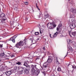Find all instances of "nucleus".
<instances>
[{"label":"nucleus","mask_w":76,"mask_h":76,"mask_svg":"<svg viewBox=\"0 0 76 76\" xmlns=\"http://www.w3.org/2000/svg\"><path fill=\"white\" fill-rule=\"evenodd\" d=\"M37 65H31V75H34L35 74L36 75L38 76L40 71L39 70H36L37 69Z\"/></svg>","instance_id":"obj_1"},{"label":"nucleus","mask_w":76,"mask_h":76,"mask_svg":"<svg viewBox=\"0 0 76 76\" xmlns=\"http://www.w3.org/2000/svg\"><path fill=\"white\" fill-rule=\"evenodd\" d=\"M26 39H24L23 41H21L20 42H18L15 45L16 47H17V48H18V49H20V50H22V48H23V47H23V44H26Z\"/></svg>","instance_id":"obj_2"},{"label":"nucleus","mask_w":76,"mask_h":76,"mask_svg":"<svg viewBox=\"0 0 76 76\" xmlns=\"http://www.w3.org/2000/svg\"><path fill=\"white\" fill-rule=\"evenodd\" d=\"M49 25H50L49 28L50 29H53L55 27H56V25L55 24V23L54 22L48 23L47 24V26L48 27L49 26Z\"/></svg>","instance_id":"obj_3"},{"label":"nucleus","mask_w":76,"mask_h":76,"mask_svg":"<svg viewBox=\"0 0 76 76\" xmlns=\"http://www.w3.org/2000/svg\"><path fill=\"white\" fill-rule=\"evenodd\" d=\"M50 66V64H48V63L47 62H45L43 64V67H41L40 68L41 71L42 70H45L47 69L48 67Z\"/></svg>","instance_id":"obj_4"},{"label":"nucleus","mask_w":76,"mask_h":76,"mask_svg":"<svg viewBox=\"0 0 76 76\" xmlns=\"http://www.w3.org/2000/svg\"><path fill=\"white\" fill-rule=\"evenodd\" d=\"M61 26H62V25L60 23L58 25V27L57 28V31H58V32H56V33H55L56 35L59 34H61V31H60L61 30V28H62Z\"/></svg>","instance_id":"obj_5"},{"label":"nucleus","mask_w":76,"mask_h":76,"mask_svg":"<svg viewBox=\"0 0 76 76\" xmlns=\"http://www.w3.org/2000/svg\"><path fill=\"white\" fill-rule=\"evenodd\" d=\"M52 58V57L51 56H48V59L47 61L46 62H47V63H48V64H50V63L52 62V59H51Z\"/></svg>","instance_id":"obj_6"},{"label":"nucleus","mask_w":76,"mask_h":76,"mask_svg":"<svg viewBox=\"0 0 76 76\" xmlns=\"http://www.w3.org/2000/svg\"><path fill=\"white\" fill-rule=\"evenodd\" d=\"M70 27L71 29H74L76 27V25L75 23H72L70 25Z\"/></svg>","instance_id":"obj_7"},{"label":"nucleus","mask_w":76,"mask_h":76,"mask_svg":"<svg viewBox=\"0 0 76 76\" xmlns=\"http://www.w3.org/2000/svg\"><path fill=\"white\" fill-rule=\"evenodd\" d=\"M70 12H72L73 13L75 14V13H76V9L73 8H72L70 10Z\"/></svg>","instance_id":"obj_8"},{"label":"nucleus","mask_w":76,"mask_h":76,"mask_svg":"<svg viewBox=\"0 0 76 76\" xmlns=\"http://www.w3.org/2000/svg\"><path fill=\"white\" fill-rule=\"evenodd\" d=\"M49 17V15L48 14V13L47 12H45V18H47Z\"/></svg>","instance_id":"obj_9"},{"label":"nucleus","mask_w":76,"mask_h":76,"mask_svg":"<svg viewBox=\"0 0 76 76\" xmlns=\"http://www.w3.org/2000/svg\"><path fill=\"white\" fill-rule=\"evenodd\" d=\"M11 74H12L11 72H10V71L5 72V74L7 76H10Z\"/></svg>","instance_id":"obj_10"},{"label":"nucleus","mask_w":76,"mask_h":76,"mask_svg":"<svg viewBox=\"0 0 76 76\" xmlns=\"http://www.w3.org/2000/svg\"><path fill=\"white\" fill-rule=\"evenodd\" d=\"M16 35L14 36L13 37H11L10 39H9L10 41H12L13 39H15L17 37H18V36H17L16 37Z\"/></svg>","instance_id":"obj_11"},{"label":"nucleus","mask_w":76,"mask_h":76,"mask_svg":"<svg viewBox=\"0 0 76 76\" xmlns=\"http://www.w3.org/2000/svg\"><path fill=\"white\" fill-rule=\"evenodd\" d=\"M23 66H26L27 67H29V65H28V64L26 62H25L23 64Z\"/></svg>","instance_id":"obj_12"},{"label":"nucleus","mask_w":76,"mask_h":76,"mask_svg":"<svg viewBox=\"0 0 76 76\" xmlns=\"http://www.w3.org/2000/svg\"><path fill=\"white\" fill-rule=\"evenodd\" d=\"M71 19L72 23H75V19L74 18H72Z\"/></svg>","instance_id":"obj_13"},{"label":"nucleus","mask_w":76,"mask_h":76,"mask_svg":"<svg viewBox=\"0 0 76 76\" xmlns=\"http://www.w3.org/2000/svg\"><path fill=\"white\" fill-rule=\"evenodd\" d=\"M5 17V14L4 13H2L1 14H0V18H2Z\"/></svg>","instance_id":"obj_14"},{"label":"nucleus","mask_w":76,"mask_h":76,"mask_svg":"<svg viewBox=\"0 0 76 76\" xmlns=\"http://www.w3.org/2000/svg\"><path fill=\"white\" fill-rule=\"evenodd\" d=\"M15 70H19V66H15L14 67Z\"/></svg>","instance_id":"obj_15"},{"label":"nucleus","mask_w":76,"mask_h":76,"mask_svg":"<svg viewBox=\"0 0 76 76\" xmlns=\"http://www.w3.org/2000/svg\"><path fill=\"white\" fill-rule=\"evenodd\" d=\"M71 34L72 35H73V37H75V35H76V31L71 33Z\"/></svg>","instance_id":"obj_16"},{"label":"nucleus","mask_w":76,"mask_h":76,"mask_svg":"<svg viewBox=\"0 0 76 76\" xmlns=\"http://www.w3.org/2000/svg\"><path fill=\"white\" fill-rule=\"evenodd\" d=\"M68 49H69L71 51H73V49H72V47L70 46H69H69L68 45Z\"/></svg>","instance_id":"obj_17"},{"label":"nucleus","mask_w":76,"mask_h":76,"mask_svg":"<svg viewBox=\"0 0 76 76\" xmlns=\"http://www.w3.org/2000/svg\"><path fill=\"white\" fill-rule=\"evenodd\" d=\"M67 42L68 44H70L72 42V40L70 39H68L67 40Z\"/></svg>","instance_id":"obj_18"},{"label":"nucleus","mask_w":76,"mask_h":76,"mask_svg":"<svg viewBox=\"0 0 76 76\" xmlns=\"http://www.w3.org/2000/svg\"><path fill=\"white\" fill-rule=\"evenodd\" d=\"M25 73H26V75H28L29 74V70H28V69H27L25 71Z\"/></svg>","instance_id":"obj_19"},{"label":"nucleus","mask_w":76,"mask_h":76,"mask_svg":"<svg viewBox=\"0 0 76 76\" xmlns=\"http://www.w3.org/2000/svg\"><path fill=\"white\" fill-rule=\"evenodd\" d=\"M75 16L73 14H70V18H75Z\"/></svg>","instance_id":"obj_20"},{"label":"nucleus","mask_w":76,"mask_h":76,"mask_svg":"<svg viewBox=\"0 0 76 76\" xmlns=\"http://www.w3.org/2000/svg\"><path fill=\"white\" fill-rule=\"evenodd\" d=\"M27 69H26V68H22V70L23 71V72H25L26 70Z\"/></svg>","instance_id":"obj_21"},{"label":"nucleus","mask_w":76,"mask_h":76,"mask_svg":"<svg viewBox=\"0 0 76 76\" xmlns=\"http://www.w3.org/2000/svg\"><path fill=\"white\" fill-rule=\"evenodd\" d=\"M4 56V53H1L0 56L1 57H3Z\"/></svg>","instance_id":"obj_22"},{"label":"nucleus","mask_w":76,"mask_h":76,"mask_svg":"<svg viewBox=\"0 0 76 76\" xmlns=\"http://www.w3.org/2000/svg\"><path fill=\"white\" fill-rule=\"evenodd\" d=\"M29 40H31V42H33V40L34 39V37H31L30 38H29Z\"/></svg>","instance_id":"obj_23"},{"label":"nucleus","mask_w":76,"mask_h":76,"mask_svg":"<svg viewBox=\"0 0 76 76\" xmlns=\"http://www.w3.org/2000/svg\"><path fill=\"white\" fill-rule=\"evenodd\" d=\"M21 62H20L19 61H18L16 63V64H18V65H20L21 64Z\"/></svg>","instance_id":"obj_24"},{"label":"nucleus","mask_w":76,"mask_h":76,"mask_svg":"<svg viewBox=\"0 0 76 76\" xmlns=\"http://www.w3.org/2000/svg\"><path fill=\"white\" fill-rule=\"evenodd\" d=\"M43 38L44 39H45V41H46V39H47V36H45L43 37Z\"/></svg>","instance_id":"obj_25"},{"label":"nucleus","mask_w":76,"mask_h":76,"mask_svg":"<svg viewBox=\"0 0 76 76\" xmlns=\"http://www.w3.org/2000/svg\"><path fill=\"white\" fill-rule=\"evenodd\" d=\"M40 33L41 34H42V32H43V29H40Z\"/></svg>","instance_id":"obj_26"},{"label":"nucleus","mask_w":76,"mask_h":76,"mask_svg":"<svg viewBox=\"0 0 76 76\" xmlns=\"http://www.w3.org/2000/svg\"><path fill=\"white\" fill-rule=\"evenodd\" d=\"M14 10L18 12V8L17 7H15L14 8Z\"/></svg>","instance_id":"obj_27"},{"label":"nucleus","mask_w":76,"mask_h":76,"mask_svg":"<svg viewBox=\"0 0 76 76\" xmlns=\"http://www.w3.org/2000/svg\"><path fill=\"white\" fill-rule=\"evenodd\" d=\"M40 58H39V57H37V58H36V61H37L39 60Z\"/></svg>","instance_id":"obj_28"},{"label":"nucleus","mask_w":76,"mask_h":76,"mask_svg":"<svg viewBox=\"0 0 76 76\" xmlns=\"http://www.w3.org/2000/svg\"><path fill=\"white\" fill-rule=\"evenodd\" d=\"M39 34V32H35V34L36 35H38Z\"/></svg>","instance_id":"obj_29"},{"label":"nucleus","mask_w":76,"mask_h":76,"mask_svg":"<svg viewBox=\"0 0 76 76\" xmlns=\"http://www.w3.org/2000/svg\"><path fill=\"white\" fill-rule=\"evenodd\" d=\"M57 70L58 71V72H60V71H61V68L60 67H58L57 69Z\"/></svg>","instance_id":"obj_30"},{"label":"nucleus","mask_w":76,"mask_h":76,"mask_svg":"<svg viewBox=\"0 0 76 76\" xmlns=\"http://www.w3.org/2000/svg\"><path fill=\"white\" fill-rule=\"evenodd\" d=\"M37 4H37V3L36 4V6L37 7V9H38L39 10H40V9H39V8H38V6H37Z\"/></svg>","instance_id":"obj_31"},{"label":"nucleus","mask_w":76,"mask_h":76,"mask_svg":"<svg viewBox=\"0 0 76 76\" xmlns=\"http://www.w3.org/2000/svg\"><path fill=\"white\" fill-rule=\"evenodd\" d=\"M32 43H33V44H35L36 43V41H35V40L33 39V42H31Z\"/></svg>","instance_id":"obj_32"},{"label":"nucleus","mask_w":76,"mask_h":76,"mask_svg":"<svg viewBox=\"0 0 76 76\" xmlns=\"http://www.w3.org/2000/svg\"><path fill=\"white\" fill-rule=\"evenodd\" d=\"M23 72L22 70V71H19V73L20 74H22V73H23Z\"/></svg>","instance_id":"obj_33"},{"label":"nucleus","mask_w":76,"mask_h":76,"mask_svg":"<svg viewBox=\"0 0 76 76\" xmlns=\"http://www.w3.org/2000/svg\"><path fill=\"white\" fill-rule=\"evenodd\" d=\"M47 54L48 55H50V56L53 55V54L52 53H50L49 52H48Z\"/></svg>","instance_id":"obj_34"},{"label":"nucleus","mask_w":76,"mask_h":76,"mask_svg":"<svg viewBox=\"0 0 76 76\" xmlns=\"http://www.w3.org/2000/svg\"><path fill=\"white\" fill-rule=\"evenodd\" d=\"M10 72L11 73H14V70L13 69H11V71H10Z\"/></svg>","instance_id":"obj_35"},{"label":"nucleus","mask_w":76,"mask_h":76,"mask_svg":"<svg viewBox=\"0 0 76 76\" xmlns=\"http://www.w3.org/2000/svg\"><path fill=\"white\" fill-rule=\"evenodd\" d=\"M26 20L27 22H29V20H28V18H26Z\"/></svg>","instance_id":"obj_36"},{"label":"nucleus","mask_w":76,"mask_h":76,"mask_svg":"<svg viewBox=\"0 0 76 76\" xmlns=\"http://www.w3.org/2000/svg\"><path fill=\"white\" fill-rule=\"evenodd\" d=\"M57 37V35L55 33L54 35H53V37L54 38H56Z\"/></svg>","instance_id":"obj_37"},{"label":"nucleus","mask_w":76,"mask_h":76,"mask_svg":"<svg viewBox=\"0 0 76 76\" xmlns=\"http://www.w3.org/2000/svg\"><path fill=\"white\" fill-rule=\"evenodd\" d=\"M15 39H13L12 40V41L14 43H15Z\"/></svg>","instance_id":"obj_38"},{"label":"nucleus","mask_w":76,"mask_h":76,"mask_svg":"<svg viewBox=\"0 0 76 76\" xmlns=\"http://www.w3.org/2000/svg\"><path fill=\"white\" fill-rule=\"evenodd\" d=\"M47 72H48V73H50V72H51V70L50 69L48 70Z\"/></svg>","instance_id":"obj_39"},{"label":"nucleus","mask_w":76,"mask_h":76,"mask_svg":"<svg viewBox=\"0 0 76 76\" xmlns=\"http://www.w3.org/2000/svg\"><path fill=\"white\" fill-rule=\"evenodd\" d=\"M42 73H43V75H44L45 76V72H42Z\"/></svg>","instance_id":"obj_40"},{"label":"nucleus","mask_w":76,"mask_h":76,"mask_svg":"<svg viewBox=\"0 0 76 76\" xmlns=\"http://www.w3.org/2000/svg\"><path fill=\"white\" fill-rule=\"evenodd\" d=\"M0 47L1 48H3V44H0Z\"/></svg>","instance_id":"obj_41"},{"label":"nucleus","mask_w":76,"mask_h":76,"mask_svg":"<svg viewBox=\"0 0 76 76\" xmlns=\"http://www.w3.org/2000/svg\"><path fill=\"white\" fill-rule=\"evenodd\" d=\"M24 3L25 4L27 5H28V2H25Z\"/></svg>","instance_id":"obj_42"},{"label":"nucleus","mask_w":76,"mask_h":76,"mask_svg":"<svg viewBox=\"0 0 76 76\" xmlns=\"http://www.w3.org/2000/svg\"><path fill=\"white\" fill-rule=\"evenodd\" d=\"M73 69H76V66H72Z\"/></svg>","instance_id":"obj_43"},{"label":"nucleus","mask_w":76,"mask_h":76,"mask_svg":"<svg viewBox=\"0 0 76 76\" xmlns=\"http://www.w3.org/2000/svg\"><path fill=\"white\" fill-rule=\"evenodd\" d=\"M11 57H15V56L13 55H12L11 56Z\"/></svg>","instance_id":"obj_44"},{"label":"nucleus","mask_w":76,"mask_h":76,"mask_svg":"<svg viewBox=\"0 0 76 76\" xmlns=\"http://www.w3.org/2000/svg\"><path fill=\"white\" fill-rule=\"evenodd\" d=\"M38 18H41V14H40V15L38 16Z\"/></svg>","instance_id":"obj_45"},{"label":"nucleus","mask_w":76,"mask_h":76,"mask_svg":"<svg viewBox=\"0 0 76 76\" xmlns=\"http://www.w3.org/2000/svg\"><path fill=\"white\" fill-rule=\"evenodd\" d=\"M1 20H3V21H5V20H6V19H1Z\"/></svg>","instance_id":"obj_46"},{"label":"nucleus","mask_w":76,"mask_h":76,"mask_svg":"<svg viewBox=\"0 0 76 76\" xmlns=\"http://www.w3.org/2000/svg\"><path fill=\"white\" fill-rule=\"evenodd\" d=\"M69 3L70 4H73V1H72L71 2H69Z\"/></svg>","instance_id":"obj_47"},{"label":"nucleus","mask_w":76,"mask_h":76,"mask_svg":"<svg viewBox=\"0 0 76 76\" xmlns=\"http://www.w3.org/2000/svg\"><path fill=\"white\" fill-rule=\"evenodd\" d=\"M7 57V55H5L4 57V58H6V57Z\"/></svg>","instance_id":"obj_48"},{"label":"nucleus","mask_w":76,"mask_h":76,"mask_svg":"<svg viewBox=\"0 0 76 76\" xmlns=\"http://www.w3.org/2000/svg\"><path fill=\"white\" fill-rule=\"evenodd\" d=\"M39 40V38H38L37 40H36V41H38V40Z\"/></svg>","instance_id":"obj_49"},{"label":"nucleus","mask_w":76,"mask_h":76,"mask_svg":"<svg viewBox=\"0 0 76 76\" xmlns=\"http://www.w3.org/2000/svg\"><path fill=\"white\" fill-rule=\"evenodd\" d=\"M43 50H45V47H43Z\"/></svg>","instance_id":"obj_50"},{"label":"nucleus","mask_w":76,"mask_h":76,"mask_svg":"<svg viewBox=\"0 0 76 76\" xmlns=\"http://www.w3.org/2000/svg\"><path fill=\"white\" fill-rule=\"evenodd\" d=\"M69 35H70V37H72V35H71L70 33V32H69Z\"/></svg>","instance_id":"obj_51"},{"label":"nucleus","mask_w":76,"mask_h":76,"mask_svg":"<svg viewBox=\"0 0 76 76\" xmlns=\"http://www.w3.org/2000/svg\"><path fill=\"white\" fill-rule=\"evenodd\" d=\"M68 54V52H67V54L65 56V57H66V56H67V54Z\"/></svg>","instance_id":"obj_52"},{"label":"nucleus","mask_w":76,"mask_h":76,"mask_svg":"<svg viewBox=\"0 0 76 76\" xmlns=\"http://www.w3.org/2000/svg\"><path fill=\"white\" fill-rule=\"evenodd\" d=\"M1 70H3V66H2V67Z\"/></svg>","instance_id":"obj_53"},{"label":"nucleus","mask_w":76,"mask_h":76,"mask_svg":"<svg viewBox=\"0 0 76 76\" xmlns=\"http://www.w3.org/2000/svg\"><path fill=\"white\" fill-rule=\"evenodd\" d=\"M46 4H45L44 5H45V6H46Z\"/></svg>","instance_id":"obj_54"},{"label":"nucleus","mask_w":76,"mask_h":76,"mask_svg":"<svg viewBox=\"0 0 76 76\" xmlns=\"http://www.w3.org/2000/svg\"><path fill=\"white\" fill-rule=\"evenodd\" d=\"M50 38H52L51 37V34H50Z\"/></svg>","instance_id":"obj_55"},{"label":"nucleus","mask_w":76,"mask_h":76,"mask_svg":"<svg viewBox=\"0 0 76 76\" xmlns=\"http://www.w3.org/2000/svg\"><path fill=\"white\" fill-rule=\"evenodd\" d=\"M9 59L8 58H6V60H7V59H8V60H9Z\"/></svg>","instance_id":"obj_56"},{"label":"nucleus","mask_w":76,"mask_h":76,"mask_svg":"<svg viewBox=\"0 0 76 76\" xmlns=\"http://www.w3.org/2000/svg\"><path fill=\"white\" fill-rule=\"evenodd\" d=\"M69 1H72V0H69Z\"/></svg>","instance_id":"obj_57"},{"label":"nucleus","mask_w":76,"mask_h":76,"mask_svg":"<svg viewBox=\"0 0 76 76\" xmlns=\"http://www.w3.org/2000/svg\"><path fill=\"white\" fill-rule=\"evenodd\" d=\"M34 53H35V54H36V52H35Z\"/></svg>","instance_id":"obj_58"},{"label":"nucleus","mask_w":76,"mask_h":76,"mask_svg":"<svg viewBox=\"0 0 76 76\" xmlns=\"http://www.w3.org/2000/svg\"><path fill=\"white\" fill-rule=\"evenodd\" d=\"M57 62H58V61H57Z\"/></svg>","instance_id":"obj_59"},{"label":"nucleus","mask_w":76,"mask_h":76,"mask_svg":"<svg viewBox=\"0 0 76 76\" xmlns=\"http://www.w3.org/2000/svg\"><path fill=\"white\" fill-rule=\"evenodd\" d=\"M0 10H1V9L0 8Z\"/></svg>","instance_id":"obj_60"},{"label":"nucleus","mask_w":76,"mask_h":76,"mask_svg":"<svg viewBox=\"0 0 76 76\" xmlns=\"http://www.w3.org/2000/svg\"><path fill=\"white\" fill-rule=\"evenodd\" d=\"M1 38H0V40H1Z\"/></svg>","instance_id":"obj_61"},{"label":"nucleus","mask_w":76,"mask_h":76,"mask_svg":"<svg viewBox=\"0 0 76 76\" xmlns=\"http://www.w3.org/2000/svg\"><path fill=\"white\" fill-rule=\"evenodd\" d=\"M4 34H5L4 33L3 34V35H4Z\"/></svg>","instance_id":"obj_62"},{"label":"nucleus","mask_w":76,"mask_h":76,"mask_svg":"<svg viewBox=\"0 0 76 76\" xmlns=\"http://www.w3.org/2000/svg\"><path fill=\"white\" fill-rule=\"evenodd\" d=\"M1 22H2V20H1Z\"/></svg>","instance_id":"obj_63"},{"label":"nucleus","mask_w":76,"mask_h":76,"mask_svg":"<svg viewBox=\"0 0 76 76\" xmlns=\"http://www.w3.org/2000/svg\"><path fill=\"white\" fill-rule=\"evenodd\" d=\"M61 36H62V35H61Z\"/></svg>","instance_id":"obj_64"}]
</instances>
